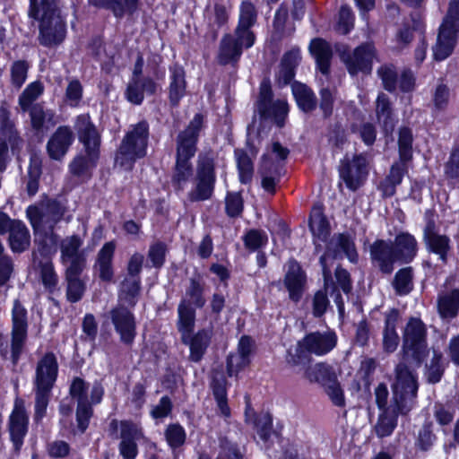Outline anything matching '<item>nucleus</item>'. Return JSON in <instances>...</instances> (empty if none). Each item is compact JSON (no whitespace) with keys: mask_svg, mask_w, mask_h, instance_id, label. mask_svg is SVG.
I'll return each mask as SVG.
<instances>
[{"mask_svg":"<svg viewBox=\"0 0 459 459\" xmlns=\"http://www.w3.org/2000/svg\"><path fill=\"white\" fill-rule=\"evenodd\" d=\"M66 212L65 206L56 199L44 197L26 210V215L36 236L38 250L48 256L56 251L58 235L56 225L60 222Z\"/></svg>","mask_w":459,"mask_h":459,"instance_id":"obj_1","label":"nucleus"},{"mask_svg":"<svg viewBox=\"0 0 459 459\" xmlns=\"http://www.w3.org/2000/svg\"><path fill=\"white\" fill-rule=\"evenodd\" d=\"M204 117L202 114H195L187 127L179 133L177 137V159L172 182L182 189L190 177L193 175V168L190 160L196 152V143L199 133L203 127Z\"/></svg>","mask_w":459,"mask_h":459,"instance_id":"obj_2","label":"nucleus"},{"mask_svg":"<svg viewBox=\"0 0 459 459\" xmlns=\"http://www.w3.org/2000/svg\"><path fill=\"white\" fill-rule=\"evenodd\" d=\"M58 0H30L29 15L39 21V42L46 47L61 43L65 25L57 9Z\"/></svg>","mask_w":459,"mask_h":459,"instance_id":"obj_3","label":"nucleus"},{"mask_svg":"<svg viewBox=\"0 0 459 459\" xmlns=\"http://www.w3.org/2000/svg\"><path fill=\"white\" fill-rule=\"evenodd\" d=\"M57 374L58 362L56 355L53 352L45 353L37 362L33 379L36 420H41L46 415Z\"/></svg>","mask_w":459,"mask_h":459,"instance_id":"obj_4","label":"nucleus"},{"mask_svg":"<svg viewBox=\"0 0 459 459\" xmlns=\"http://www.w3.org/2000/svg\"><path fill=\"white\" fill-rule=\"evenodd\" d=\"M149 139V124L143 120L131 126L121 141L115 157L116 165L129 170L138 159L146 155Z\"/></svg>","mask_w":459,"mask_h":459,"instance_id":"obj_5","label":"nucleus"},{"mask_svg":"<svg viewBox=\"0 0 459 459\" xmlns=\"http://www.w3.org/2000/svg\"><path fill=\"white\" fill-rule=\"evenodd\" d=\"M394 402L400 414H407L416 403L418 382L416 375L404 362L395 368V379L392 385Z\"/></svg>","mask_w":459,"mask_h":459,"instance_id":"obj_6","label":"nucleus"},{"mask_svg":"<svg viewBox=\"0 0 459 459\" xmlns=\"http://www.w3.org/2000/svg\"><path fill=\"white\" fill-rule=\"evenodd\" d=\"M216 182L214 156L212 152L200 153L196 162L194 186L187 197L191 202L209 200Z\"/></svg>","mask_w":459,"mask_h":459,"instance_id":"obj_7","label":"nucleus"},{"mask_svg":"<svg viewBox=\"0 0 459 459\" xmlns=\"http://www.w3.org/2000/svg\"><path fill=\"white\" fill-rule=\"evenodd\" d=\"M402 351L404 360L411 359L418 364L427 357V328L420 318L411 317L407 322L403 334Z\"/></svg>","mask_w":459,"mask_h":459,"instance_id":"obj_8","label":"nucleus"},{"mask_svg":"<svg viewBox=\"0 0 459 459\" xmlns=\"http://www.w3.org/2000/svg\"><path fill=\"white\" fill-rule=\"evenodd\" d=\"M337 338L333 332H312L306 334L299 342L297 355H290L287 359L290 366L300 364L301 356L305 353L323 356L330 352L336 345Z\"/></svg>","mask_w":459,"mask_h":459,"instance_id":"obj_9","label":"nucleus"},{"mask_svg":"<svg viewBox=\"0 0 459 459\" xmlns=\"http://www.w3.org/2000/svg\"><path fill=\"white\" fill-rule=\"evenodd\" d=\"M336 50L339 52L341 59L345 63L351 74L354 75L359 72L370 73L375 57V48L371 43L359 46L352 54L343 45L337 46Z\"/></svg>","mask_w":459,"mask_h":459,"instance_id":"obj_10","label":"nucleus"},{"mask_svg":"<svg viewBox=\"0 0 459 459\" xmlns=\"http://www.w3.org/2000/svg\"><path fill=\"white\" fill-rule=\"evenodd\" d=\"M27 310L19 300H15L12 310L11 357L16 364L22 353L27 338Z\"/></svg>","mask_w":459,"mask_h":459,"instance_id":"obj_11","label":"nucleus"},{"mask_svg":"<svg viewBox=\"0 0 459 459\" xmlns=\"http://www.w3.org/2000/svg\"><path fill=\"white\" fill-rule=\"evenodd\" d=\"M368 159L364 154L355 155L351 160L345 157L340 164L339 173L346 186L356 191L368 175Z\"/></svg>","mask_w":459,"mask_h":459,"instance_id":"obj_12","label":"nucleus"},{"mask_svg":"<svg viewBox=\"0 0 459 459\" xmlns=\"http://www.w3.org/2000/svg\"><path fill=\"white\" fill-rule=\"evenodd\" d=\"M120 342L131 345L136 336V323L134 314L124 305L118 304L108 313Z\"/></svg>","mask_w":459,"mask_h":459,"instance_id":"obj_13","label":"nucleus"},{"mask_svg":"<svg viewBox=\"0 0 459 459\" xmlns=\"http://www.w3.org/2000/svg\"><path fill=\"white\" fill-rule=\"evenodd\" d=\"M257 109L262 117L273 119L280 127L283 126L289 110L286 101H273L271 88L265 82H263L260 87Z\"/></svg>","mask_w":459,"mask_h":459,"instance_id":"obj_14","label":"nucleus"},{"mask_svg":"<svg viewBox=\"0 0 459 459\" xmlns=\"http://www.w3.org/2000/svg\"><path fill=\"white\" fill-rule=\"evenodd\" d=\"M423 241L429 252L437 255L443 264H446L451 250V240L448 236L438 233L434 219L428 215L423 230Z\"/></svg>","mask_w":459,"mask_h":459,"instance_id":"obj_15","label":"nucleus"},{"mask_svg":"<svg viewBox=\"0 0 459 459\" xmlns=\"http://www.w3.org/2000/svg\"><path fill=\"white\" fill-rule=\"evenodd\" d=\"M74 128L78 134L80 142L83 144L87 153H90L93 159L99 158L100 134L96 126L91 121L88 114H82L77 117Z\"/></svg>","mask_w":459,"mask_h":459,"instance_id":"obj_16","label":"nucleus"},{"mask_svg":"<svg viewBox=\"0 0 459 459\" xmlns=\"http://www.w3.org/2000/svg\"><path fill=\"white\" fill-rule=\"evenodd\" d=\"M254 43L255 40L248 43L247 40L240 38V34L236 31H234V34L225 35L221 39L220 44V52L218 56L220 64L227 65L238 62L242 55L243 49L251 48Z\"/></svg>","mask_w":459,"mask_h":459,"instance_id":"obj_17","label":"nucleus"},{"mask_svg":"<svg viewBox=\"0 0 459 459\" xmlns=\"http://www.w3.org/2000/svg\"><path fill=\"white\" fill-rule=\"evenodd\" d=\"M370 258L373 264L385 274L394 271V264L398 261L392 242L378 239L369 247Z\"/></svg>","mask_w":459,"mask_h":459,"instance_id":"obj_18","label":"nucleus"},{"mask_svg":"<svg viewBox=\"0 0 459 459\" xmlns=\"http://www.w3.org/2000/svg\"><path fill=\"white\" fill-rule=\"evenodd\" d=\"M119 453L123 459H135L138 454L136 441L143 437L141 428L128 420L120 422Z\"/></svg>","mask_w":459,"mask_h":459,"instance_id":"obj_19","label":"nucleus"},{"mask_svg":"<svg viewBox=\"0 0 459 459\" xmlns=\"http://www.w3.org/2000/svg\"><path fill=\"white\" fill-rule=\"evenodd\" d=\"M28 415L21 404H15L8 422V431L14 451L18 453L23 444L24 437L28 431Z\"/></svg>","mask_w":459,"mask_h":459,"instance_id":"obj_20","label":"nucleus"},{"mask_svg":"<svg viewBox=\"0 0 459 459\" xmlns=\"http://www.w3.org/2000/svg\"><path fill=\"white\" fill-rule=\"evenodd\" d=\"M212 333L208 329H201L195 333H188L180 337L181 342L189 347L188 359L192 362H200L210 346Z\"/></svg>","mask_w":459,"mask_h":459,"instance_id":"obj_21","label":"nucleus"},{"mask_svg":"<svg viewBox=\"0 0 459 459\" xmlns=\"http://www.w3.org/2000/svg\"><path fill=\"white\" fill-rule=\"evenodd\" d=\"M74 140L73 132L66 126H59L47 143L48 156L55 160H61L66 154Z\"/></svg>","mask_w":459,"mask_h":459,"instance_id":"obj_22","label":"nucleus"},{"mask_svg":"<svg viewBox=\"0 0 459 459\" xmlns=\"http://www.w3.org/2000/svg\"><path fill=\"white\" fill-rule=\"evenodd\" d=\"M288 270L284 277V285L289 291V297L294 302L299 301L302 297L306 275L299 264L290 259L287 263Z\"/></svg>","mask_w":459,"mask_h":459,"instance_id":"obj_23","label":"nucleus"},{"mask_svg":"<svg viewBox=\"0 0 459 459\" xmlns=\"http://www.w3.org/2000/svg\"><path fill=\"white\" fill-rule=\"evenodd\" d=\"M30 126L37 134H43L57 123L56 112L46 108L41 103H36L28 110Z\"/></svg>","mask_w":459,"mask_h":459,"instance_id":"obj_24","label":"nucleus"},{"mask_svg":"<svg viewBox=\"0 0 459 459\" xmlns=\"http://www.w3.org/2000/svg\"><path fill=\"white\" fill-rule=\"evenodd\" d=\"M160 89V85L150 77L130 80L126 95L127 100L135 105H140L144 95H153Z\"/></svg>","mask_w":459,"mask_h":459,"instance_id":"obj_25","label":"nucleus"},{"mask_svg":"<svg viewBox=\"0 0 459 459\" xmlns=\"http://www.w3.org/2000/svg\"><path fill=\"white\" fill-rule=\"evenodd\" d=\"M257 12L255 5L249 1L242 2L239 10L238 23L235 30L240 34V38L251 43L255 40V33L251 30L252 26L256 22Z\"/></svg>","mask_w":459,"mask_h":459,"instance_id":"obj_26","label":"nucleus"},{"mask_svg":"<svg viewBox=\"0 0 459 459\" xmlns=\"http://www.w3.org/2000/svg\"><path fill=\"white\" fill-rule=\"evenodd\" d=\"M281 169L280 162H274L267 154L263 156L258 173L262 178V186L266 192L274 194L275 186L280 181Z\"/></svg>","mask_w":459,"mask_h":459,"instance_id":"obj_27","label":"nucleus"},{"mask_svg":"<svg viewBox=\"0 0 459 459\" xmlns=\"http://www.w3.org/2000/svg\"><path fill=\"white\" fill-rule=\"evenodd\" d=\"M459 31L440 26L437 43L433 47V56L437 61L447 58L453 52Z\"/></svg>","mask_w":459,"mask_h":459,"instance_id":"obj_28","label":"nucleus"},{"mask_svg":"<svg viewBox=\"0 0 459 459\" xmlns=\"http://www.w3.org/2000/svg\"><path fill=\"white\" fill-rule=\"evenodd\" d=\"M399 321L397 309H391L385 315V325L383 329V349L388 353L394 352L399 344L400 337L396 328Z\"/></svg>","mask_w":459,"mask_h":459,"instance_id":"obj_29","label":"nucleus"},{"mask_svg":"<svg viewBox=\"0 0 459 459\" xmlns=\"http://www.w3.org/2000/svg\"><path fill=\"white\" fill-rule=\"evenodd\" d=\"M393 244L398 261L410 263L416 256L418 252V242L416 238L408 232L398 234Z\"/></svg>","mask_w":459,"mask_h":459,"instance_id":"obj_30","label":"nucleus"},{"mask_svg":"<svg viewBox=\"0 0 459 459\" xmlns=\"http://www.w3.org/2000/svg\"><path fill=\"white\" fill-rule=\"evenodd\" d=\"M116 245L113 241L104 244L98 253L95 268L101 281H111L114 276L112 260Z\"/></svg>","mask_w":459,"mask_h":459,"instance_id":"obj_31","label":"nucleus"},{"mask_svg":"<svg viewBox=\"0 0 459 459\" xmlns=\"http://www.w3.org/2000/svg\"><path fill=\"white\" fill-rule=\"evenodd\" d=\"M0 134L8 141L13 150L22 143L15 124L11 119V111L5 103L0 105Z\"/></svg>","mask_w":459,"mask_h":459,"instance_id":"obj_32","label":"nucleus"},{"mask_svg":"<svg viewBox=\"0 0 459 459\" xmlns=\"http://www.w3.org/2000/svg\"><path fill=\"white\" fill-rule=\"evenodd\" d=\"M304 377L310 383L325 386L334 382L337 376L332 366L325 362H318L306 368Z\"/></svg>","mask_w":459,"mask_h":459,"instance_id":"obj_33","label":"nucleus"},{"mask_svg":"<svg viewBox=\"0 0 459 459\" xmlns=\"http://www.w3.org/2000/svg\"><path fill=\"white\" fill-rule=\"evenodd\" d=\"M309 50L316 59L320 72L323 74H327L333 57V50L330 44L322 39H315L310 42Z\"/></svg>","mask_w":459,"mask_h":459,"instance_id":"obj_34","label":"nucleus"},{"mask_svg":"<svg viewBox=\"0 0 459 459\" xmlns=\"http://www.w3.org/2000/svg\"><path fill=\"white\" fill-rule=\"evenodd\" d=\"M326 255L327 254H325L319 259V262L323 266L325 290H317L312 299V313L316 317H321L326 312L330 304L326 293V289L328 287V281L330 279V271L326 268L325 265Z\"/></svg>","mask_w":459,"mask_h":459,"instance_id":"obj_35","label":"nucleus"},{"mask_svg":"<svg viewBox=\"0 0 459 459\" xmlns=\"http://www.w3.org/2000/svg\"><path fill=\"white\" fill-rule=\"evenodd\" d=\"M409 161L399 160V161L392 165L389 174L380 185L385 196H392L395 194L396 186L402 183L403 178L407 171V162Z\"/></svg>","mask_w":459,"mask_h":459,"instance_id":"obj_36","label":"nucleus"},{"mask_svg":"<svg viewBox=\"0 0 459 459\" xmlns=\"http://www.w3.org/2000/svg\"><path fill=\"white\" fill-rule=\"evenodd\" d=\"M9 245L13 252L22 253L30 245V234L26 225L17 221L9 231Z\"/></svg>","mask_w":459,"mask_h":459,"instance_id":"obj_37","label":"nucleus"},{"mask_svg":"<svg viewBox=\"0 0 459 459\" xmlns=\"http://www.w3.org/2000/svg\"><path fill=\"white\" fill-rule=\"evenodd\" d=\"M438 313L443 318H454L459 311V289L445 291L437 299Z\"/></svg>","mask_w":459,"mask_h":459,"instance_id":"obj_38","label":"nucleus"},{"mask_svg":"<svg viewBox=\"0 0 459 459\" xmlns=\"http://www.w3.org/2000/svg\"><path fill=\"white\" fill-rule=\"evenodd\" d=\"M169 71V100L172 105L177 106L186 92L185 71L178 65H172Z\"/></svg>","mask_w":459,"mask_h":459,"instance_id":"obj_39","label":"nucleus"},{"mask_svg":"<svg viewBox=\"0 0 459 459\" xmlns=\"http://www.w3.org/2000/svg\"><path fill=\"white\" fill-rule=\"evenodd\" d=\"M139 0H90V4L100 8L110 10L117 18H122L126 13H133Z\"/></svg>","mask_w":459,"mask_h":459,"instance_id":"obj_40","label":"nucleus"},{"mask_svg":"<svg viewBox=\"0 0 459 459\" xmlns=\"http://www.w3.org/2000/svg\"><path fill=\"white\" fill-rule=\"evenodd\" d=\"M178 319L177 327L180 333V337L192 333L195 324V310L186 302V299H182L178 307Z\"/></svg>","mask_w":459,"mask_h":459,"instance_id":"obj_41","label":"nucleus"},{"mask_svg":"<svg viewBox=\"0 0 459 459\" xmlns=\"http://www.w3.org/2000/svg\"><path fill=\"white\" fill-rule=\"evenodd\" d=\"M140 277L126 276L120 283L119 300L134 307L140 294Z\"/></svg>","mask_w":459,"mask_h":459,"instance_id":"obj_42","label":"nucleus"},{"mask_svg":"<svg viewBox=\"0 0 459 459\" xmlns=\"http://www.w3.org/2000/svg\"><path fill=\"white\" fill-rule=\"evenodd\" d=\"M292 93L299 108L304 112H311L316 107L317 101L314 92L305 84L294 82Z\"/></svg>","mask_w":459,"mask_h":459,"instance_id":"obj_43","label":"nucleus"},{"mask_svg":"<svg viewBox=\"0 0 459 459\" xmlns=\"http://www.w3.org/2000/svg\"><path fill=\"white\" fill-rule=\"evenodd\" d=\"M394 411H385L374 426V431L379 438L389 437L397 426V407Z\"/></svg>","mask_w":459,"mask_h":459,"instance_id":"obj_44","label":"nucleus"},{"mask_svg":"<svg viewBox=\"0 0 459 459\" xmlns=\"http://www.w3.org/2000/svg\"><path fill=\"white\" fill-rule=\"evenodd\" d=\"M413 276V269L411 266L402 268L395 273L392 286L397 295H407L412 290Z\"/></svg>","mask_w":459,"mask_h":459,"instance_id":"obj_45","label":"nucleus"},{"mask_svg":"<svg viewBox=\"0 0 459 459\" xmlns=\"http://www.w3.org/2000/svg\"><path fill=\"white\" fill-rule=\"evenodd\" d=\"M309 227L313 235L319 239L325 240L329 235V224L320 207L312 210Z\"/></svg>","mask_w":459,"mask_h":459,"instance_id":"obj_46","label":"nucleus"},{"mask_svg":"<svg viewBox=\"0 0 459 459\" xmlns=\"http://www.w3.org/2000/svg\"><path fill=\"white\" fill-rule=\"evenodd\" d=\"M376 113L378 121L388 131L393 129L392 107L389 98L385 93H380L376 102Z\"/></svg>","mask_w":459,"mask_h":459,"instance_id":"obj_47","label":"nucleus"},{"mask_svg":"<svg viewBox=\"0 0 459 459\" xmlns=\"http://www.w3.org/2000/svg\"><path fill=\"white\" fill-rule=\"evenodd\" d=\"M44 91L43 84L40 82L30 83L22 94L19 96L18 104L23 112H27L31 108Z\"/></svg>","mask_w":459,"mask_h":459,"instance_id":"obj_48","label":"nucleus"},{"mask_svg":"<svg viewBox=\"0 0 459 459\" xmlns=\"http://www.w3.org/2000/svg\"><path fill=\"white\" fill-rule=\"evenodd\" d=\"M204 283L200 277H193L189 280V285L186 290V300L190 305L193 304L196 307H203L205 305L204 297Z\"/></svg>","mask_w":459,"mask_h":459,"instance_id":"obj_49","label":"nucleus"},{"mask_svg":"<svg viewBox=\"0 0 459 459\" xmlns=\"http://www.w3.org/2000/svg\"><path fill=\"white\" fill-rule=\"evenodd\" d=\"M81 274H65L66 281V298L72 302L79 301L85 291V282L80 278Z\"/></svg>","mask_w":459,"mask_h":459,"instance_id":"obj_50","label":"nucleus"},{"mask_svg":"<svg viewBox=\"0 0 459 459\" xmlns=\"http://www.w3.org/2000/svg\"><path fill=\"white\" fill-rule=\"evenodd\" d=\"M330 245L336 248L334 256H337L338 253L342 251L351 262H357L358 254L354 243L349 236L339 234L331 240Z\"/></svg>","mask_w":459,"mask_h":459,"instance_id":"obj_51","label":"nucleus"},{"mask_svg":"<svg viewBox=\"0 0 459 459\" xmlns=\"http://www.w3.org/2000/svg\"><path fill=\"white\" fill-rule=\"evenodd\" d=\"M253 413V410L249 405L247 406L246 410V417L247 421L253 422L257 429V433L260 437L266 441L271 436L272 428H273V419L269 413H263L259 416L258 419L253 420L250 418L249 413Z\"/></svg>","mask_w":459,"mask_h":459,"instance_id":"obj_52","label":"nucleus"},{"mask_svg":"<svg viewBox=\"0 0 459 459\" xmlns=\"http://www.w3.org/2000/svg\"><path fill=\"white\" fill-rule=\"evenodd\" d=\"M437 441L431 423H425L420 429L415 440V447L422 452L429 451Z\"/></svg>","mask_w":459,"mask_h":459,"instance_id":"obj_53","label":"nucleus"},{"mask_svg":"<svg viewBox=\"0 0 459 459\" xmlns=\"http://www.w3.org/2000/svg\"><path fill=\"white\" fill-rule=\"evenodd\" d=\"M39 274L44 287L52 291L58 282V276L55 271L53 263L48 259L39 263Z\"/></svg>","mask_w":459,"mask_h":459,"instance_id":"obj_54","label":"nucleus"},{"mask_svg":"<svg viewBox=\"0 0 459 459\" xmlns=\"http://www.w3.org/2000/svg\"><path fill=\"white\" fill-rule=\"evenodd\" d=\"M235 156L237 159L240 182L247 184L251 181L253 177V162L250 157L244 151L237 150L235 152Z\"/></svg>","mask_w":459,"mask_h":459,"instance_id":"obj_55","label":"nucleus"},{"mask_svg":"<svg viewBox=\"0 0 459 459\" xmlns=\"http://www.w3.org/2000/svg\"><path fill=\"white\" fill-rule=\"evenodd\" d=\"M29 63L25 60H17L12 63L10 66V75L12 85L19 90L27 79Z\"/></svg>","mask_w":459,"mask_h":459,"instance_id":"obj_56","label":"nucleus"},{"mask_svg":"<svg viewBox=\"0 0 459 459\" xmlns=\"http://www.w3.org/2000/svg\"><path fill=\"white\" fill-rule=\"evenodd\" d=\"M399 158L401 160H411L412 158V134L411 129L403 127L398 138Z\"/></svg>","mask_w":459,"mask_h":459,"instance_id":"obj_57","label":"nucleus"},{"mask_svg":"<svg viewBox=\"0 0 459 459\" xmlns=\"http://www.w3.org/2000/svg\"><path fill=\"white\" fill-rule=\"evenodd\" d=\"M442 359L443 356L440 352L433 351L430 363L427 366L426 377L429 383L436 384L441 380L445 370Z\"/></svg>","mask_w":459,"mask_h":459,"instance_id":"obj_58","label":"nucleus"},{"mask_svg":"<svg viewBox=\"0 0 459 459\" xmlns=\"http://www.w3.org/2000/svg\"><path fill=\"white\" fill-rule=\"evenodd\" d=\"M83 244L82 238L78 235H72L65 237L60 242V259L74 256L78 253L83 252L82 246Z\"/></svg>","mask_w":459,"mask_h":459,"instance_id":"obj_59","label":"nucleus"},{"mask_svg":"<svg viewBox=\"0 0 459 459\" xmlns=\"http://www.w3.org/2000/svg\"><path fill=\"white\" fill-rule=\"evenodd\" d=\"M65 266V274H82L86 267V255L83 252L60 259Z\"/></svg>","mask_w":459,"mask_h":459,"instance_id":"obj_60","label":"nucleus"},{"mask_svg":"<svg viewBox=\"0 0 459 459\" xmlns=\"http://www.w3.org/2000/svg\"><path fill=\"white\" fill-rule=\"evenodd\" d=\"M165 437L169 446L176 449L184 445L186 435L181 425L169 424L165 430Z\"/></svg>","mask_w":459,"mask_h":459,"instance_id":"obj_61","label":"nucleus"},{"mask_svg":"<svg viewBox=\"0 0 459 459\" xmlns=\"http://www.w3.org/2000/svg\"><path fill=\"white\" fill-rule=\"evenodd\" d=\"M245 247L250 251H255L266 245L268 241L267 235L258 230H250L244 237Z\"/></svg>","mask_w":459,"mask_h":459,"instance_id":"obj_62","label":"nucleus"},{"mask_svg":"<svg viewBox=\"0 0 459 459\" xmlns=\"http://www.w3.org/2000/svg\"><path fill=\"white\" fill-rule=\"evenodd\" d=\"M455 414V410L453 406L443 403H436L433 409V415L437 422L440 426L449 425Z\"/></svg>","mask_w":459,"mask_h":459,"instance_id":"obj_63","label":"nucleus"},{"mask_svg":"<svg viewBox=\"0 0 459 459\" xmlns=\"http://www.w3.org/2000/svg\"><path fill=\"white\" fill-rule=\"evenodd\" d=\"M440 26L459 31V0H450L447 13Z\"/></svg>","mask_w":459,"mask_h":459,"instance_id":"obj_64","label":"nucleus"}]
</instances>
